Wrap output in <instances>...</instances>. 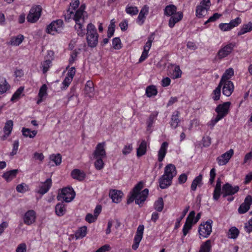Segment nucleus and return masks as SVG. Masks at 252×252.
I'll list each match as a JSON object with an SVG mask.
<instances>
[{
	"instance_id": "obj_36",
	"label": "nucleus",
	"mask_w": 252,
	"mask_h": 252,
	"mask_svg": "<svg viewBox=\"0 0 252 252\" xmlns=\"http://www.w3.org/2000/svg\"><path fill=\"white\" fill-rule=\"evenodd\" d=\"M177 7L173 4H170L165 7L164 14L167 16H171L176 13Z\"/></svg>"
},
{
	"instance_id": "obj_55",
	"label": "nucleus",
	"mask_w": 252,
	"mask_h": 252,
	"mask_svg": "<svg viewBox=\"0 0 252 252\" xmlns=\"http://www.w3.org/2000/svg\"><path fill=\"white\" fill-rule=\"evenodd\" d=\"M24 89V88L23 87H20L19 88H18L12 95L11 98V101H16V100H17L22 94Z\"/></svg>"
},
{
	"instance_id": "obj_35",
	"label": "nucleus",
	"mask_w": 252,
	"mask_h": 252,
	"mask_svg": "<svg viewBox=\"0 0 252 252\" xmlns=\"http://www.w3.org/2000/svg\"><path fill=\"white\" fill-rule=\"evenodd\" d=\"M24 40V36L21 34L18 35L16 36L12 37L8 43L9 45L12 46L19 45Z\"/></svg>"
},
{
	"instance_id": "obj_11",
	"label": "nucleus",
	"mask_w": 252,
	"mask_h": 252,
	"mask_svg": "<svg viewBox=\"0 0 252 252\" xmlns=\"http://www.w3.org/2000/svg\"><path fill=\"white\" fill-rule=\"evenodd\" d=\"M195 213L194 211H191L187 218L186 222L183 228V237L186 236L191 229L193 223V220L194 218Z\"/></svg>"
},
{
	"instance_id": "obj_10",
	"label": "nucleus",
	"mask_w": 252,
	"mask_h": 252,
	"mask_svg": "<svg viewBox=\"0 0 252 252\" xmlns=\"http://www.w3.org/2000/svg\"><path fill=\"white\" fill-rule=\"evenodd\" d=\"M144 230V226L143 225H139L137 229L134 238L133 244L132 245V249L134 250H136L139 245L142 238Z\"/></svg>"
},
{
	"instance_id": "obj_21",
	"label": "nucleus",
	"mask_w": 252,
	"mask_h": 252,
	"mask_svg": "<svg viewBox=\"0 0 252 252\" xmlns=\"http://www.w3.org/2000/svg\"><path fill=\"white\" fill-rule=\"evenodd\" d=\"M176 174L177 170L174 164H169L165 167L164 173L163 174L164 177L167 176L173 179Z\"/></svg>"
},
{
	"instance_id": "obj_13",
	"label": "nucleus",
	"mask_w": 252,
	"mask_h": 252,
	"mask_svg": "<svg viewBox=\"0 0 252 252\" xmlns=\"http://www.w3.org/2000/svg\"><path fill=\"white\" fill-rule=\"evenodd\" d=\"M36 218L35 212L32 210H30L25 213L23 217V221L26 224L30 225L35 221Z\"/></svg>"
},
{
	"instance_id": "obj_58",
	"label": "nucleus",
	"mask_w": 252,
	"mask_h": 252,
	"mask_svg": "<svg viewBox=\"0 0 252 252\" xmlns=\"http://www.w3.org/2000/svg\"><path fill=\"white\" fill-rule=\"evenodd\" d=\"M73 79L71 78V77H67L66 76L62 82L63 86L61 87L62 90L66 89L70 84L72 82Z\"/></svg>"
},
{
	"instance_id": "obj_42",
	"label": "nucleus",
	"mask_w": 252,
	"mask_h": 252,
	"mask_svg": "<svg viewBox=\"0 0 252 252\" xmlns=\"http://www.w3.org/2000/svg\"><path fill=\"white\" fill-rule=\"evenodd\" d=\"M157 114L151 115L147 122V131L149 133L151 132L153 129V124L157 120Z\"/></svg>"
},
{
	"instance_id": "obj_51",
	"label": "nucleus",
	"mask_w": 252,
	"mask_h": 252,
	"mask_svg": "<svg viewBox=\"0 0 252 252\" xmlns=\"http://www.w3.org/2000/svg\"><path fill=\"white\" fill-rule=\"evenodd\" d=\"M115 23L114 19H112L110 21L107 31V36L108 38H111L114 35L115 30Z\"/></svg>"
},
{
	"instance_id": "obj_44",
	"label": "nucleus",
	"mask_w": 252,
	"mask_h": 252,
	"mask_svg": "<svg viewBox=\"0 0 252 252\" xmlns=\"http://www.w3.org/2000/svg\"><path fill=\"white\" fill-rule=\"evenodd\" d=\"M22 134L26 137L33 138L37 134L36 130H31L28 128L23 127L22 129Z\"/></svg>"
},
{
	"instance_id": "obj_38",
	"label": "nucleus",
	"mask_w": 252,
	"mask_h": 252,
	"mask_svg": "<svg viewBox=\"0 0 252 252\" xmlns=\"http://www.w3.org/2000/svg\"><path fill=\"white\" fill-rule=\"evenodd\" d=\"M252 31V23L249 22L247 24H244L241 27V29L238 32L237 35L238 36L244 34L248 32H250Z\"/></svg>"
},
{
	"instance_id": "obj_63",
	"label": "nucleus",
	"mask_w": 252,
	"mask_h": 252,
	"mask_svg": "<svg viewBox=\"0 0 252 252\" xmlns=\"http://www.w3.org/2000/svg\"><path fill=\"white\" fill-rule=\"evenodd\" d=\"M244 228L248 233L252 232V219L249 220L248 222L245 223Z\"/></svg>"
},
{
	"instance_id": "obj_12",
	"label": "nucleus",
	"mask_w": 252,
	"mask_h": 252,
	"mask_svg": "<svg viewBox=\"0 0 252 252\" xmlns=\"http://www.w3.org/2000/svg\"><path fill=\"white\" fill-rule=\"evenodd\" d=\"M252 204V196L248 195L245 198L244 202L239 207L238 210L239 213L240 214L246 213L250 209Z\"/></svg>"
},
{
	"instance_id": "obj_18",
	"label": "nucleus",
	"mask_w": 252,
	"mask_h": 252,
	"mask_svg": "<svg viewBox=\"0 0 252 252\" xmlns=\"http://www.w3.org/2000/svg\"><path fill=\"white\" fill-rule=\"evenodd\" d=\"M222 94L229 96L234 91L233 83L231 81H225L223 83Z\"/></svg>"
},
{
	"instance_id": "obj_19",
	"label": "nucleus",
	"mask_w": 252,
	"mask_h": 252,
	"mask_svg": "<svg viewBox=\"0 0 252 252\" xmlns=\"http://www.w3.org/2000/svg\"><path fill=\"white\" fill-rule=\"evenodd\" d=\"M149 12V7L147 5H144L141 9L138 16L136 19V23L139 25H142L145 22L146 16Z\"/></svg>"
},
{
	"instance_id": "obj_57",
	"label": "nucleus",
	"mask_w": 252,
	"mask_h": 252,
	"mask_svg": "<svg viewBox=\"0 0 252 252\" xmlns=\"http://www.w3.org/2000/svg\"><path fill=\"white\" fill-rule=\"evenodd\" d=\"M113 47L116 50L120 49L122 48V43L119 37H115L112 40Z\"/></svg>"
},
{
	"instance_id": "obj_28",
	"label": "nucleus",
	"mask_w": 252,
	"mask_h": 252,
	"mask_svg": "<svg viewBox=\"0 0 252 252\" xmlns=\"http://www.w3.org/2000/svg\"><path fill=\"white\" fill-rule=\"evenodd\" d=\"M85 94L90 98L94 96V88L93 83L91 81H88L85 87Z\"/></svg>"
},
{
	"instance_id": "obj_14",
	"label": "nucleus",
	"mask_w": 252,
	"mask_h": 252,
	"mask_svg": "<svg viewBox=\"0 0 252 252\" xmlns=\"http://www.w3.org/2000/svg\"><path fill=\"white\" fill-rule=\"evenodd\" d=\"M105 142L98 143L93 153L94 158H105L106 156Z\"/></svg>"
},
{
	"instance_id": "obj_43",
	"label": "nucleus",
	"mask_w": 252,
	"mask_h": 252,
	"mask_svg": "<svg viewBox=\"0 0 252 252\" xmlns=\"http://www.w3.org/2000/svg\"><path fill=\"white\" fill-rule=\"evenodd\" d=\"M240 231L235 226L231 227L228 232V238L232 239H236L239 235Z\"/></svg>"
},
{
	"instance_id": "obj_39",
	"label": "nucleus",
	"mask_w": 252,
	"mask_h": 252,
	"mask_svg": "<svg viewBox=\"0 0 252 252\" xmlns=\"http://www.w3.org/2000/svg\"><path fill=\"white\" fill-rule=\"evenodd\" d=\"M47 86L46 84L43 85L40 88L39 93H38V97L39 98L37 101V103H40L44 97L46 96L47 94Z\"/></svg>"
},
{
	"instance_id": "obj_47",
	"label": "nucleus",
	"mask_w": 252,
	"mask_h": 252,
	"mask_svg": "<svg viewBox=\"0 0 252 252\" xmlns=\"http://www.w3.org/2000/svg\"><path fill=\"white\" fill-rule=\"evenodd\" d=\"M158 93L157 87L155 86H149L146 89V94L149 97L155 96Z\"/></svg>"
},
{
	"instance_id": "obj_37",
	"label": "nucleus",
	"mask_w": 252,
	"mask_h": 252,
	"mask_svg": "<svg viewBox=\"0 0 252 252\" xmlns=\"http://www.w3.org/2000/svg\"><path fill=\"white\" fill-rule=\"evenodd\" d=\"M234 75V71L232 68L226 69L223 73L220 81V84H222L225 81H230L229 79Z\"/></svg>"
},
{
	"instance_id": "obj_27",
	"label": "nucleus",
	"mask_w": 252,
	"mask_h": 252,
	"mask_svg": "<svg viewBox=\"0 0 252 252\" xmlns=\"http://www.w3.org/2000/svg\"><path fill=\"white\" fill-rule=\"evenodd\" d=\"M180 114V112L179 111L176 110L173 113L171 116L170 124L171 126L174 129L176 128L179 126V124L180 122V120L179 118Z\"/></svg>"
},
{
	"instance_id": "obj_24",
	"label": "nucleus",
	"mask_w": 252,
	"mask_h": 252,
	"mask_svg": "<svg viewBox=\"0 0 252 252\" xmlns=\"http://www.w3.org/2000/svg\"><path fill=\"white\" fill-rule=\"evenodd\" d=\"M109 195L113 202L118 203L121 201L124 194L121 190L114 189L110 191Z\"/></svg>"
},
{
	"instance_id": "obj_20",
	"label": "nucleus",
	"mask_w": 252,
	"mask_h": 252,
	"mask_svg": "<svg viewBox=\"0 0 252 252\" xmlns=\"http://www.w3.org/2000/svg\"><path fill=\"white\" fill-rule=\"evenodd\" d=\"M13 123L12 120H8L6 122L3 127L4 134L1 137L2 140H5L10 135L13 129Z\"/></svg>"
},
{
	"instance_id": "obj_16",
	"label": "nucleus",
	"mask_w": 252,
	"mask_h": 252,
	"mask_svg": "<svg viewBox=\"0 0 252 252\" xmlns=\"http://www.w3.org/2000/svg\"><path fill=\"white\" fill-rule=\"evenodd\" d=\"M234 154L232 149H230L226 153L223 154L221 156L217 158V161L219 165H224L226 164L231 158Z\"/></svg>"
},
{
	"instance_id": "obj_31",
	"label": "nucleus",
	"mask_w": 252,
	"mask_h": 252,
	"mask_svg": "<svg viewBox=\"0 0 252 252\" xmlns=\"http://www.w3.org/2000/svg\"><path fill=\"white\" fill-rule=\"evenodd\" d=\"M147 150V143L145 140H142L137 148L136 155L140 157L146 154Z\"/></svg>"
},
{
	"instance_id": "obj_30",
	"label": "nucleus",
	"mask_w": 252,
	"mask_h": 252,
	"mask_svg": "<svg viewBox=\"0 0 252 252\" xmlns=\"http://www.w3.org/2000/svg\"><path fill=\"white\" fill-rule=\"evenodd\" d=\"M66 211V206L63 203H59L55 206V213L59 217L63 216Z\"/></svg>"
},
{
	"instance_id": "obj_45",
	"label": "nucleus",
	"mask_w": 252,
	"mask_h": 252,
	"mask_svg": "<svg viewBox=\"0 0 252 252\" xmlns=\"http://www.w3.org/2000/svg\"><path fill=\"white\" fill-rule=\"evenodd\" d=\"M87 228L85 226L80 227L75 233L76 239L84 238L87 234Z\"/></svg>"
},
{
	"instance_id": "obj_41",
	"label": "nucleus",
	"mask_w": 252,
	"mask_h": 252,
	"mask_svg": "<svg viewBox=\"0 0 252 252\" xmlns=\"http://www.w3.org/2000/svg\"><path fill=\"white\" fill-rule=\"evenodd\" d=\"M202 175L201 174H200L198 176L196 177L192 182L191 185V189L193 191H195L196 189L197 186H201L202 184Z\"/></svg>"
},
{
	"instance_id": "obj_49",
	"label": "nucleus",
	"mask_w": 252,
	"mask_h": 252,
	"mask_svg": "<svg viewBox=\"0 0 252 252\" xmlns=\"http://www.w3.org/2000/svg\"><path fill=\"white\" fill-rule=\"evenodd\" d=\"M126 13L131 16H134L138 14V9L136 6L127 5L125 10Z\"/></svg>"
},
{
	"instance_id": "obj_62",
	"label": "nucleus",
	"mask_w": 252,
	"mask_h": 252,
	"mask_svg": "<svg viewBox=\"0 0 252 252\" xmlns=\"http://www.w3.org/2000/svg\"><path fill=\"white\" fill-rule=\"evenodd\" d=\"M241 23V19L239 17H237L234 20H232L229 23V25L232 29V28L238 26Z\"/></svg>"
},
{
	"instance_id": "obj_34",
	"label": "nucleus",
	"mask_w": 252,
	"mask_h": 252,
	"mask_svg": "<svg viewBox=\"0 0 252 252\" xmlns=\"http://www.w3.org/2000/svg\"><path fill=\"white\" fill-rule=\"evenodd\" d=\"M71 175L73 179L79 181L83 180L85 177V173L77 169H74L71 172Z\"/></svg>"
},
{
	"instance_id": "obj_64",
	"label": "nucleus",
	"mask_w": 252,
	"mask_h": 252,
	"mask_svg": "<svg viewBox=\"0 0 252 252\" xmlns=\"http://www.w3.org/2000/svg\"><path fill=\"white\" fill-rule=\"evenodd\" d=\"M27 245L24 243L19 244L16 249V252H26Z\"/></svg>"
},
{
	"instance_id": "obj_2",
	"label": "nucleus",
	"mask_w": 252,
	"mask_h": 252,
	"mask_svg": "<svg viewBox=\"0 0 252 252\" xmlns=\"http://www.w3.org/2000/svg\"><path fill=\"white\" fill-rule=\"evenodd\" d=\"M143 184L139 183L133 188V190L130 193V195L127 200V203L130 204L133 201L136 204L141 205L146 200L148 194V189H147L143 190Z\"/></svg>"
},
{
	"instance_id": "obj_33",
	"label": "nucleus",
	"mask_w": 252,
	"mask_h": 252,
	"mask_svg": "<svg viewBox=\"0 0 252 252\" xmlns=\"http://www.w3.org/2000/svg\"><path fill=\"white\" fill-rule=\"evenodd\" d=\"M10 88V85L4 77H0V94L5 93Z\"/></svg>"
},
{
	"instance_id": "obj_29",
	"label": "nucleus",
	"mask_w": 252,
	"mask_h": 252,
	"mask_svg": "<svg viewBox=\"0 0 252 252\" xmlns=\"http://www.w3.org/2000/svg\"><path fill=\"white\" fill-rule=\"evenodd\" d=\"M172 182V179L167 176L164 177L163 175L159 179V187L162 189H166L171 185Z\"/></svg>"
},
{
	"instance_id": "obj_4",
	"label": "nucleus",
	"mask_w": 252,
	"mask_h": 252,
	"mask_svg": "<svg viewBox=\"0 0 252 252\" xmlns=\"http://www.w3.org/2000/svg\"><path fill=\"white\" fill-rule=\"evenodd\" d=\"M212 223L213 221L211 220H208L199 225L198 233L200 238H208L210 236L212 231Z\"/></svg>"
},
{
	"instance_id": "obj_60",
	"label": "nucleus",
	"mask_w": 252,
	"mask_h": 252,
	"mask_svg": "<svg viewBox=\"0 0 252 252\" xmlns=\"http://www.w3.org/2000/svg\"><path fill=\"white\" fill-rule=\"evenodd\" d=\"M133 150L132 145L131 144H128L126 145L122 150V153L124 155H127L129 154Z\"/></svg>"
},
{
	"instance_id": "obj_26",
	"label": "nucleus",
	"mask_w": 252,
	"mask_h": 252,
	"mask_svg": "<svg viewBox=\"0 0 252 252\" xmlns=\"http://www.w3.org/2000/svg\"><path fill=\"white\" fill-rule=\"evenodd\" d=\"M169 143L165 141L163 142L158 151V161L161 162L165 157L167 153Z\"/></svg>"
},
{
	"instance_id": "obj_23",
	"label": "nucleus",
	"mask_w": 252,
	"mask_h": 252,
	"mask_svg": "<svg viewBox=\"0 0 252 252\" xmlns=\"http://www.w3.org/2000/svg\"><path fill=\"white\" fill-rule=\"evenodd\" d=\"M183 18V13L182 12H177L175 14L171 16L169 20L168 26L170 28H172L175 25L180 21Z\"/></svg>"
},
{
	"instance_id": "obj_59",
	"label": "nucleus",
	"mask_w": 252,
	"mask_h": 252,
	"mask_svg": "<svg viewBox=\"0 0 252 252\" xmlns=\"http://www.w3.org/2000/svg\"><path fill=\"white\" fill-rule=\"evenodd\" d=\"M205 10L206 11V9L205 7H202L199 5H197L196 7V16L199 18H202L204 15L203 14V12Z\"/></svg>"
},
{
	"instance_id": "obj_54",
	"label": "nucleus",
	"mask_w": 252,
	"mask_h": 252,
	"mask_svg": "<svg viewBox=\"0 0 252 252\" xmlns=\"http://www.w3.org/2000/svg\"><path fill=\"white\" fill-rule=\"evenodd\" d=\"M95 161L94 162V166L95 168L100 170L104 167V163L103 161V158H94Z\"/></svg>"
},
{
	"instance_id": "obj_22",
	"label": "nucleus",
	"mask_w": 252,
	"mask_h": 252,
	"mask_svg": "<svg viewBox=\"0 0 252 252\" xmlns=\"http://www.w3.org/2000/svg\"><path fill=\"white\" fill-rule=\"evenodd\" d=\"M52 184L51 179H47L44 182L40 183L39 189L37 192L42 194L46 193L49 190L52 186Z\"/></svg>"
},
{
	"instance_id": "obj_9",
	"label": "nucleus",
	"mask_w": 252,
	"mask_h": 252,
	"mask_svg": "<svg viewBox=\"0 0 252 252\" xmlns=\"http://www.w3.org/2000/svg\"><path fill=\"white\" fill-rule=\"evenodd\" d=\"M239 189L238 186L233 187L230 184L226 183L222 187V197H226L227 196L234 195L239 190Z\"/></svg>"
},
{
	"instance_id": "obj_50",
	"label": "nucleus",
	"mask_w": 252,
	"mask_h": 252,
	"mask_svg": "<svg viewBox=\"0 0 252 252\" xmlns=\"http://www.w3.org/2000/svg\"><path fill=\"white\" fill-rule=\"evenodd\" d=\"M16 189L18 192L22 193H24L30 190L29 186L24 183L18 185Z\"/></svg>"
},
{
	"instance_id": "obj_7",
	"label": "nucleus",
	"mask_w": 252,
	"mask_h": 252,
	"mask_svg": "<svg viewBox=\"0 0 252 252\" xmlns=\"http://www.w3.org/2000/svg\"><path fill=\"white\" fill-rule=\"evenodd\" d=\"M42 11V8L39 5L33 6L30 10L27 16V20L30 23L36 22L40 18Z\"/></svg>"
},
{
	"instance_id": "obj_3",
	"label": "nucleus",
	"mask_w": 252,
	"mask_h": 252,
	"mask_svg": "<svg viewBox=\"0 0 252 252\" xmlns=\"http://www.w3.org/2000/svg\"><path fill=\"white\" fill-rule=\"evenodd\" d=\"M86 40L90 47H95L98 41V34L94 25L90 23L87 27Z\"/></svg>"
},
{
	"instance_id": "obj_53",
	"label": "nucleus",
	"mask_w": 252,
	"mask_h": 252,
	"mask_svg": "<svg viewBox=\"0 0 252 252\" xmlns=\"http://www.w3.org/2000/svg\"><path fill=\"white\" fill-rule=\"evenodd\" d=\"M182 71L180 69V66L178 65H175L174 69L173 70L172 76L173 79H177L181 77Z\"/></svg>"
},
{
	"instance_id": "obj_32",
	"label": "nucleus",
	"mask_w": 252,
	"mask_h": 252,
	"mask_svg": "<svg viewBox=\"0 0 252 252\" xmlns=\"http://www.w3.org/2000/svg\"><path fill=\"white\" fill-rule=\"evenodd\" d=\"M18 173L17 169H13L7 171L3 173L2 177L7 181L10 182L17 175Z\"/></svg>"
},
{
	"instance_id": "obj_52",
	"label": "nucleus",
	"mask_w": 252,
	"mask_h": 252,
	"mask_svg": "<svg viewBox=\"0 0 252 252\" xmlns=\"http://www.w3.org/2000/svg\"><path fill=\"white\" fill-rule=\"evenodd\" d=\"M189 206H187L182 213V215L178 219H177L175 225V229L178 228L180 226V223L182 219L185 217L187 213L189 211Z\"/></svg>"
},
{
	"instance_id": "obj_5",
	"label": "nucleus",
	"mask_w": 252,
	"mask_h": 252,
	"mask_svg": "<svg viewBox=\"0 0 252 252\" xmlns=\"http://www.w3.org/2000/svg\"><path fill=\"white\" fill-rule=\"evenodd\" d=\"M63 27V23L62 20L54 21L47 27L46 32L52 35H56L62 32Z\"/></svg>"
},
{
	"instance_id": "obj_61",
	"label": "nucleus",
	"mask_w": 252,
	"mask_h": 252,
	"mask_svg": "<svg viewBox=\"0 0 252 252\" xmlns=\"http://www.w3.org/2000/svg\"><path fill=\"white\" fill-rule=\"evenodd\" d=\"M221 14H219L218 13H214L213 16H211L204 23L205 25L207 24L208 23L215 22L218 19H219L221 16Z\"/></svg>"
},
{
	"instance_id": "obj_46",
	"label": "nucleus",
	"mask_w": 252,
	"mask_h": 252,
	"mask_svg": "<svg viewBox=\"0 0 252 252\" xmlns=\"http://www.w3.org/2000/svg\"><path fill=\"white\" fill-rule=\"evenodd\" d=\"M211 247V240H208L201 245L199 252H210Z\"/></svg>"
},
{
	"instance_id": "obj_56",
	"label": "nucleus",
	"mask_w": 252,
	"mask_h": 252,
	"mask_svg": "<svg viewBox=\"0 0 252 252\" xmlns=\"http://www.w3.org/2000/svg\"><path fill=\"white\" fill-rule=\"evenodd\" d=\"M50 159L53 161L56 165H59L62 162V157L60 154H53L50 156Z\"/></svg>"
},
{
	"instance_id": "obj_6",
	"label": "nucleus",
	"mask_w": 252,
	"mask_h": 252,
	"mask_svg": "<svg viewBox=\"0 0 252 252\" xmlns=\"http://www.w3.org/2000/svg\"><path fill=\"white\" fill-rule=\"evenodd\" d=\"M75 192L71 188H65L62 189L58 196L59 200H63L66 202H70L74 198Z\"/></svg>"
},
{
	"instance_id": "obj_25",
	"label": "nucleus",
	"mask_w": 252,
	"mask_h": 252,
	"mask_svg": "<svg viewBox=\"0 0 252 252\" xmlns=\"http://www.w3.org/2000/svg\"><path fill=\"white\" fill-rule=\"evenodd\" d=\"M221 181L220 178H218L217 183L213 192V199L215 200H218L220 198L222 192L221 189Z\"/></svg>"
},
{
	"instance_id": "obj_8",
	"label": "nucleus",
	"mask_w": 252,
	"mask_h": 252,
	"mask_svg": "<svg viewBox=\"0 0 252 252\" xmlns=\"http://www.w3.org/2000/svg\"><path fill=\"white\" fill-rule=\"evenodd\" d=\"M235 47V44L230 43L223 47H222L217 53V57L220 60H221L229 55Z\"/></svg>"
},
{
	"instance_id": "obj_17",
	"label": "nucleus",
	"mask_w": 252,
	"mask_h": 252,
	"mask_svg": "<svg viewBox=\"0 0 252 252\" xmlns=\"http://www.w3.org/2000/svg\"><path fill=\"white\" fill-rule=\"evenodd\" d=\"M231 102L229 101L224 102L222 104H219L215 109V111L217 114H221L225 117L229 112Z\"/></svg>"
},
{
	"instance_id": "obj_1",
	"label": "nucleus",
	"mask_w": 252,
	"mask_h": 252,
	"mask_svg": "<svg viewBox=\"0 0 252 252\" xmlns=\"http://www.w3.org/2000/svg\"><path fill=\"white\" fill-rule=\"evenodd\" d=\"M80 4L79 0H72L70 3V7L65 13V19L69 20L72 18L75 22V29L78 35L83 36L85 34V30L83 26L85 20L87 18V13L85 11V5Z\"/></svg>"
},
{
	"instance_id": "obj_15",
	"label": "nucleus",
	"mask_w": 252,
	"mask_h": 252,
	"mask_svg": "<svg viewBox=\"0 0 252 252\" xmlns=\"http://www.w3.org/2000/svg\"><path fill=\"white\" fill-rule=\"evenodd\" d=\"M153 39V36L149 37L148 41L146 42L143 47V51L142 53L141 57L139 58V62H142L147 58L148 56L149 51L150 50L152 46Z\"/></svg>"
},
{
	"instance_id": "obj_40",
	"label": "nucleus",
	"mask_w": 252,
	"mask_h": 252,
	"mask_svg": "<svg viewBox=\"0 0 252 252\" xmlns=\"http://www.w3.org/2000/svg\"><path fill=\"white\" fill-rule=\"evenodd\" d=\"M52 61L50 59H45V61L41 63L40 68L42 70L43 73H46L52 66Z\"/></svg>"
},
{
	"instance_id": "obj_48",
	"label": "nucleus",
	"mask_w": 252,
	"mask_h": 252,
	"mask_svg": "<svg viewBox=\"0 0 252 252\" xmlns=\"http://www.w3.org/2000/svg\"><path fill=\"white\" fill-rule=\"evenodd\" d=\"M222 85V84H220V82L217 87L213 91L212 98L214 100L217 101L220 99Z\"/></svg>"
}]
</instances>
